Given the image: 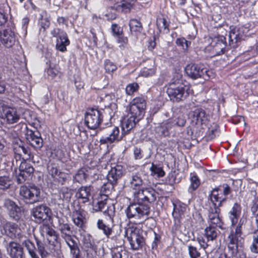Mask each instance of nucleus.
<instances>
[{
	"label": "nucleus",
	"mask_w": 258,
	"mask_h": 258,
	"mask_svg": "<svg viewBox=\"0 0 258 258\" xmlns=\"http://www.w3.org/2000/svg\"><path fill=\"white\" fill-rule=\"evenodd\" d=\"M157 194L156 191L151 187H143L134 191V200L138 204H132L128 206L125 210L127 217L139 220V223L147 219L150 214V207L148 204L153 203L156 201Z\"/></svg>",
	"instance_id": "obj_1"
},
{
	"label": "nucleus",
	"mask_w": 258,
	"mask_h": 258,
	"mask_svg": "<svg viewBox=\"0 0 258 258\" xmlns=\"http://www.w3.org/2000/svg\"><path fill=\"white\" fill-rule=\"evenodd\" d=\"M219 190V188H214L211 191L205 204V209L208 211L209 226L223 229L224 223L220 217V208L226 202V198L219 197L218 193H215Z\"/></svg>",
	"instance_id": "obj_2"
},
{
	"label": "nucleus",
	"mask_w": 258,
	"mask_h": 258,
	"mask_svg": "<svg viewBox=\"0 0 258 258\" xmlns=\"http://www.w3.org/2000/svg\"><path fill=\"white\" fill-rule=\"evenodd\" d=\"M146 104V101L143 97H136L132 101L130 106V112L122 122V134H127L143 117Z\"/></svg>",
	"instance_id": "obj_3"
},
{
	"label": "nucleus",
	"mask_w": 258,
	"mask_h": 258,
	"mask_svg": "<svg viewBox=\"0 0 258 258\" xmlns=\"http://www.w3.org/2000/svg\"><path fill=\"white\" fill-rule=\"evenodd\" d=\"M23 246L26 248L31 258H39L34 244L28 239L24 240L22 245L15 241H11L7 243L6 248L11 258H25Z\"/></svg>",
	"instance_id": "obj_4"
},
{
	"label": "nucleus",
	"mask_w": 258,
	"mask_h": 258,
	"mask_svg": "<svg viewBox=\"0 0 258 258\" xmlns=\"http://www.w3.org/2000/svg\"><path fill=\"white\" fill-rule=\"evenodd\" d=\"M189 87L183 84L180 80L170 82L166 92L173 102H179L186 98L188 95Z\"/></svg>",
	"instance_id": "obj_5"
},
{
	"label": "nucleus",
	"mask_w": 258,
	"mask_h": 258,
	"mask_svg": "<svg viewBox=\"0 0 258 258\" xmlns=\"http://www.w3.org/2000/svg\"><path fill=\"white\" fill-rule=\"evenodd\" d=\"M40 188L34 184L22 185L19 189V198L27 204H33L41 200Z\"/></svg>",
	"instance_id": "obj_6"
},
{
	"label": "nucleus",
	"mask_w": 258,
	"mask_h": 258,
	"mask_svg": "<svg viewBox=\"0 0 258 258\" xmlns=\"http://www.w3.org/2000/svg\"><path fill=\"white\" fill-rule=\"evenodd\" d=\"M143 233L139 229L129 228L125 230L124 236L126 237L132 249L138 250L145 246L146 242Z\"/></svg>",
	"instance_id": "obj_7"
},
{
	"label": "nucleus",
	"mask_w": 258,
	"mask_h": 258,
	"mask_svg": "<svg viewBox=\"0 0 258 258\" xmlns=\"http://www.w3.org/2000/svg\"><path fill=\"white\" fill-rule=\"evenodd\" d=\"M185 71L187 75L192 79L203 78L208 80L210 78V71L201 64H188L185 68Z\"/></svg>",
	"instance_id": "obj_8"
},
{
	"label": "nucleus",
	"mask_w": 258,
	"mask_h": 258,
	"mask_svg": "<svg viewBox=\"0 0 258 258\" xmlns=\"http://www.w3.org/2000/svg\"><path fill=\"white\" fill-rule=\"evenodd\" d=\"M102 112L99 110L91 109L85 115V124L90 130H95L101 124L103 121Z\"/></svg>",
	"instance_id": "obj_9"
},
{
	"label": "nucleus",
	"mask_w": 258,
	"mask_h": 258,
	"mask_svg": "<svg viewBox=\"0 0 258 258\" xmlns=\"http://www.w3.org/2000/svg\"><path fill=\"white\" fill-rule=\"evenodd\" d=\"M40 228L42 235L46 234L52 238L53 240V241H51V240L48 238L49 245L53 247L50 250L51 252L59 254V252L60 251V244L57 241L58 235L56 232L48 224H42L40 227Z\"/></svg>",
	"instance_id": "obj_10"
},
{
	"label": "nucleus",
	"mask_w": 258,
	"mask_h": 258,
	"mask_svg": "<svg viewBox=\"0 0 258 258\" xmlns=\"http://www.w3.org/2000/svg\"><path fill=\"white\" fill-rule=\"evenodd\" d=\"M229 33V46L235 48L244 40L246 37L245 28L243 27H235L231 29Z\"/></svg>",
	"instance_id": "obj_11"
},
{
	"label": "nucleus",
	"mask_w": 258,
	"mask_h": 258,
	"mask_svg": "<svg viewBox=\"0 0 258 258\" xmlns=\"http://www.w3.org/2000/svg\"><path fill=\"white\" fill-rule=\"evenodd\" d=\"M113 210H112L111 209H109L108 208L107 210H105L104 211V214L108 216L109 218L112 223L111 225L105 224L103 221V220L101 219H99L97 223V227L98 229L103 231L104 234L107 237V238H109V237H111V235L113 234V216L114 215V208L113 207Z\"/></svg>",
	"instance_id": "obj_12"
},
{
	"label": "nucleus",
	"mask_w": 258,
	"mask_h": 258,
	"mask_svg": "<svg viewBox=\"0 0 258 258\" xmlns=\"http://www.w3.org/2000/svg\"><path fill=\"white\" fill-rule=\"evenodd\" d=\"M4 207L7 209L9 216L12 219L16 221L20 220L23 214V209L15 202L9 199H5Z\"/></svg>",
	"instance_id": "obj_13"
},
{
	"label": "nucleus",
	"mask_w": 258,
	"mask_h": 258,
	"mask_svg": "<svg viewBox=\"0 0 258 258\" xmlns=\"http://www.w3.org/2000/svg\"><path fill=\"white\" fill-rule=\"evenodd\" d=\"M31 214L37 223H40L47 220L51 214L50 209L44 204L34 207L31 210Z\"/></svg>",
	"instance_id": "obj_14"
},
{
	"label": "nucleus",
	"mask_w": 258,
	"mask_h": 258,
	"mask_svg": "<svg viewBox=\"0 0 258 258\" xmlns=\"http://www.w3.org/2000/svg\"><path fill=\"white\" fill-rule=\"evenodd\" d=\"M19 171V173L17 175V182L22 184L32 176L34 169L30 164L24 161L21 162Z\"/></svg>",
	"instance_id": "obj_15"
},
{
	"label": "nucleus",
	"mask_w": 258,
	"mask_h": 258,
	"mask_svg": "<svg viewBox=\"0 0 258 258\" xmlns=\"http://www.w3.org/2000/svg\"><path fill=\"white\" fill-rule=\"evenodd\" d=\"M0 229L3 235H6L13 239L18 234L19 229L18 225L6 220L5 219H1Z\"/></svg>",
	"instance_id": "obj_16"
},
{
	"label": "nucleus",
	"mask_w": 258,
	"mask_h": 258,
	"mask_svg": "<svg viewBox=\"0 0 258 258\" xmlns=\"http://www.w3.org/2000/svg\"><path fill=\"white\" fill-rule=\"evenodd\" d=\"M189 115L192 124L198 126L206 124L209 118V114L202 108L195 109L190 112Z\"/></svg>",
	"instance_id": "obj_17"
},
{
	"label": "nucleus",
	"mask_w": 258,
	"mask_h": 258,
	"mask_svg": "<svg viewBox=\"0 0 258 258\" xmlns=\"http://www.w3.org/2000/svg\"><path fill=\"white\" fill-rule=\"evenodd\" d=\"M145 176L139 172L133 173L130 177V186L133 189L137 191L141 189L142 186H147L149 183Z\"/></svg>",
	"instance_id": "obj_18"
},
{
	"label": "nucleus",
	"mask_w": 258,
	"mask_h": 258,
	"mask_svg": "<svg viewBox=\"0 0 258 258\" xmlns=\"http://www.w3.org/2000/svg\"><path fill=\"white\" fill-rule=\"evenodd\" d=\"M210 45L217 55L222 54L228 50L226 38L223 36H218L213 38Z\"/></svg>",
	"instance_id": "obj_19"
},
{
	"label": "nucleus",
	"mask_w": 258,
	"mask_h": 258,
	"mask_svg": "<svg viewBox=\"0 0 258 258\" xmlns=\"http://www.w3.org/2000/svg\"><path fill=\"white\" fill-rule=\"evenodd\" d=\"M106 132L109 136L100 139V142L101 144L112 143L116 141H120L122 139V135L119 136V130L117 127L109 126L106 130Z\"/></svg>",
	"instance_id": "obj_20"
},
{
	"label": "nucleus",
	"mask_w": 258,
	"mask_h": 258,
	"mask_svg": "<svg viewBox=\"0 0 258 258\" xmlns=\"http://www.w3.org/2000/svg\"><path fill=\"white\" fill-rule=\"evenodd\" d=\"M123 174V167L120 165H116L114 167H112L109 171L107 175V179L108 181H110L113 184H117L118 180L121 178Z\"/></svg>",
	"instance_id": "obj_21"
},
{
	"label": "nucleus",
	"mask_w": 258,
	"mask_h": 258,
	"mask_svg": "<svg viewBox=\"0 0 258 258\" xmlns=\"http://www.w3.org/2000/svg\"><path fill=\"white\" fill-rule=\"evenodd\" d=\"M4 115L9 124L17 123L20 119V115L18 113L17 110L14 108L2 107Z\"/></svg>",
	"instance_id": "obj_22"
},
{
	"label": "nucleus",
	"mask_w": 258,
	"mask_h": 258,
	"mask_svg": "<svg viewBox=\"0 0 258 258\" xmlns=\"http://www.w3.org/2000/svg\"><path fill=\"white\" fill-rule=\"evenodd\" d=\"M57 229L60 232V236L63 239H66L70 237V236H73V231L71 225L68 223L65 222L62 218H58Z\"/></svg>",
	"instance_id": "obj_23"
},
{
	"label": "nucleus",
	"mask_w": 258,
	"mask_h": 258,
	"mask_svg": "<svg viewBox=\"0 0 258 258\" xmlns=\"http://www.w3.org/2000/svg\"><path fill=\"white\" fill-rule=\"evenodd\" d=\"M93 189L92 186H82L78 189L76 192V196L81 202L85 204L89 202L91 198V191Z\"/></svg>",
	"instance_id": "obj_24"
},
{
	"label": "nucleus",
	"mask_w": 258,
	"mask_h": 258,
	"mask_svg": "<svg viewBox=\"0 0 258 258\" xmlns=\"http://www.w3.org/2000/svg\"><path fill=\"white\" fill-rule=\"evenodd\" d=\"M1 44H3L7 48L12 47L15 43L16 40L14 33L11 31H4L1 32Z\"/></svg>",
	"instance_id": "obj_25"
},
{
	"label": "nucleus",
	"mask_w": 258,
	"mask_h": 258,
	"mask_svg": "<svg viewBox=\"0 0 258 258\" xmlns=\"http://www.w3.org/2000/svg\"><path fill=\"white\" fill-rule=\"evenodd\" d=\"M186 210V205L182 203H177L174 204L173 212L172 215L174 218L179 221L181 219L184 217V213Z\"/></svg>",
	"instance_id": "obj_26"
},
{
	"label": "nucleus",
	"mask_w": 258,
	"mask_h": 258,
	"mask_svg": "<svg viewBox=\"0 0 258 258\" xmlns=\"http://www.w3.org/2000/svg\"><path fill=\"white\" fill-rule=\"evenodd\" d=\"M241 207L238 203H235L232 208L229 212V218L231 221L232 225H235L238 221L241 215Z\"/></svg>",
	"instance_id": "obj_27"
},
{
	"label": "nucleus",
	"mask_w": 258,
	"mask_h": 258,
	"mask_svg": "<svg viewBox=\"0 0 258 258\" xmlns=\"http://www.w3.org/2000/svg\"><path fill=\"white\" fill-rule=\"evenodd\" d=\"M170 120L168 119L162 122L155 127L156 134L160 137H166L169 135V130L171 128Z\"/></svg>",
	"instance_id": "obj_28"
},
{
	"label": "nucleus",
	"mask_w": 258,
	"mask_h": 258,
	"mask_svg": "<svg viewBox=\"0 0 258 258\" xmlns=\"http://www.w3.org/2000/svg\"><path fill=\"white\" fill-rule=\"evenodd\" d=\"M35 240L36 245L37 247V249L39 254L41 255V258L46 257L49 254L52 253V252H51L50 250L53 247L52 246L49 245V250H48L45 244H44L43 242H42L41 241H40L37 238H35ZM54 253L55 252H52V253Z\"/></svg>",
	"instance_id": "obj_29"
},
{
	"label": "nucleus",
	"mask_w": 258,
	"mask_h": 258,
	"mask_svg": "<svg viewBox=\"0 0 258 258\" xmlns=\"http://www.w3.org/2000/svg\"><path fill=\"white\" fill-rule=\"evenodd\" d=\"M219 231L217 228L209 226L205 229L204 236L207 239V242L213 241L217 238Z\"/></svg>",
	"instance_id": "obj_30"
},
{
	"label": "nucleus",
	"mask_w": 258,
	"mask_h": 258,
	"mask_svg": "<svg viewBox=\"0 0 258 258\" xmlns=\"http://www.w3.org/2000/svg\"><path fill=\"white\" fill-rule=\"evenodd\" d=\"M23 143L20 139H16L15 143L13 144V149L17 161L20 160L22 157V149Z\"/></svg>",
	"instance_id": "obj_31"
},
{
	"label": "nucleus",
	"mask_w": 258,
	"mask_h": 258,
	"mask_svg": "<svg viewBox=\"0 0 258 258\" xmlns=\"http://www.w3.org/2000/svg\"><path fill=\"white\" fill-rule=\"evenodd\" d=\"M168 120H170L171 126L174 125L183 126L186 123L185 116L182 113L175 115L172 118H170Z\"/></svg>",
	"instance_id": "obj_32"
},
{
	"label": "nucleus",
	"mask_w": 258,
	"mask_h": 258,
	"mask_svg": "<svg viewBox=\"0 0 258 258\" xmlns=\"http://www.w3.org/2000/svg\"><path fill=\"white\" fill-rule=\"evenodd\" d=\"M129 26L132 33H134L136 35L141 33L143 30L142 23L137 19H133L131 20Z\"/></svg>",
	"instance_id": "obj_33"
},
{
	"label": "nucleus",
	"mask_w": 258,
	"mask_h": 258,
	"mask_svg": "<svg viewBox=\"0 0 258 258\" xmlns=\"http://www.w3.org/2000/svg\"><path fill=\"white\" fill-rule=\"evenodd\" d=\"M132 7V5L130 3L121 1L116 6V9L119 12L127 13L130 12Z\"/></svg>",
	"instance_id": "obj_34"
},
{
	"label": "nucleus",
	"mask_w": 258,
	"mask_h": 258,
	"mask_svg": "<svg viewBox=\"0 0 258 258\" xmlns=\"http://www.w3.org/2000/svg\"><path fill=\"white\" fill-rule=\"evenodd\" d=\"M250 249L251 252L258 253V225H256V229L253 232L252 242Z\"/></svg>",
	"instance_id": "obj_35"
},
{
	"label": "nucleus",
	"mask_w": 258,
	"mask_h": 258,
	"mask_svg": "<svg viewBox=\"0 0 258 258\" xmlns=\"http://www.w3.org/2000/svg\"><path fill=\"white\" fill-rule=\"evenodd\" d=\"M72 190L67 187H62L60 191L59 200L62 202L63 200L69 201L72 196Z\"/></svg>",
	"instance_id": "obj_36"
},
{
	"label": "nucleus",
	"mask_w": 258,
	"mask_h": 258,
	"mask_svg": "<svg viewBox=\"0 0 258 258\" xmlns=\"http://www.w3.org/2000/svg\"><path fill=\"white\" fill-rule=\"evenodd\" d=\"M51 34L53 37L56 38V40H63L68 37V35L65 31L58 28H54L51 31Z\"/></svg>",
	"instance_id": "obj_37"
},
{
	"label": "nucleus",
	"mask_w": 258,
	"mask_h": 258,
	"mask_svg": "<svg viewBox=\"0 0 258 258\" xmlns=\"http://www.w3.org/2000/svg\"><path fill=\"white\" fill-rule=\"evenodd\" d=\"M116 184H113L110 181H108L107 182L104 183L101 187V192L102 193L101 196H107L111 192V191L114 189V186L116 185Z\"/></svg>",
	"instance_id": "obj_38"
},
{
	"label": "nucleus",
	"mask_w": 258,
	"mask_h": 258,
	"mask_svg": "<svg viewBox=\"0 0 258 258\" xmlns=\"http://www.w3.org/2000/svg\"><path fill=\"white\" fill-rule=\"evenodd\" d=\"M217 188H219L220 190L218 191V192H216L215 193H218L219 197L226 198L227 200V196L231 192V189L230 187L227 184H223L222 186L220 185Z\"/></svg>",
	"instance_id": "obj_39"
},
{
	"label": "nucleus",
	"mask_w": 258,
	"mask_h": 258,
	"mask_svg": "<svg viewBox=\"0 0 258 258\" xmlns=\"http://www.w3.org/2000/svg\"><path fill=\"white\" fill-rule=\"evenodd\" d=\"M26 128L25 137L28 142L32 141L34 139H37V138L40 137V133L38 131H32L28 129L27 127Z\"/></svg>",
	"instance_id": "obj_40"
},
{
	"label": "nucleus",
	"mask_w": 258,
	"mask_h": 258,
	"mask_svg": "<svg viewBox=\"0 0 258 258\" xmlns=\"http://www.w3.org/2000/svg\"><path fill=\"white\" fill-rule=\"evenodd\" d=\"M69 44L70 41L67 37L65 38V39L56 41V48L61 52H64L67 50L66 47Z\"/></svg>",
	"instance_id": "obj_41"
},
{
	"label": "nucleus",
	"mask_w": 258,
	"mask_h": 258,
	"mask_svg": "<svg viewBox=\"0 0 258 258\" xmlns=\"http://www.w3.org/2000/svg\"><path fill=\"white\" fill-rule=\"evenodd\" d=\"M101 200H98L96 204L93 205V209L96 211H102L106 205L107 196H101Z\"/></svg>",
	"instance_id": "obj_42"
},
{
	"label": "nucleus",
	"mask_w": 258,
	"mask_h": 258,
	"mask_svg": "<svg viewBox=\"0 0 258 258\" xmlns=\"http://www.w3.org/2000/svg\"><path fill=\"white\" fill-rule=\"evenodd\" d=\"M191 184L188 188L190 192L196 190L200 184V181L197 175H194L190 177Z\"/></svg>",
	"instance_id": "obj_43"
},
{
	"label": "nucleus",
	"mask_w": 258,
	"mask_h": 258,
	"mask_svg": "<svg viewBox=\"0 0 258 258\" xmlns=\"http://www.w3.org/2000/svg\"><path fill=\"white\" fill-rule=\"evenodd\" d=\"M176 43L177 46H180L184 51H186L188 50L189 46L190 45L191 42L186 40L183 37H181L176 39Z\"/></svg>",
	"instance_id": "obj_44"
},
{
	"label": "nucleus",
	"mask_w": 258,
	"mask_h": 258,
	"mask_svg": "<svg viewBox=\"0 0 258 258\" xmlns=\"http://www.w3.org/2000/svg\"><path fill=\"white\" fill-rule=\"evenodd\" d=\"M109 238L114 241L116 246H121L124 244L123 237L120 233L114 234L113 232V234L111 235V237H109Z\"/></svg>",
	"instance_id": "obj_45"
},
{
	"label": "nucleus",
	"mask_w": 258,
	"mask_h": 258,
	"mask_svg": "<svg viewBox=\"0 0 258 258\" xmlns=\"http://www.w3.org/2000/svg\"><path fill=\"white\" fill-rule=\"evenodd\" d=\"M150 171L152 174L157 175L158 177H163L165 175V172L163 170L162 168L159 167L157 165H155L153 163L152 164V166L150 168Z\"/></svg>",
	"instance_id": "obj_46"
},
{
	"label": "nucleus",
	"mask_w": 258,
	"mask_h": 258,
	"mask_svg": "<svg viewBox=\"0 0 258 258\" xmlns=\"http://www.w3.org/2000/svg\"><path fill=\"white\" fill-rule=\"evenodd\" d=\"M156 24L160 31L162 30L164 31L166 30H167L168 31H169L168 25L167 24L166 20L165 18H161L157 19Z\"/></svg>",
	"instance_id": "obj_47"
},
{
	"label": "nucleus",
	"mask_w": 258,
	"mask_h": 258,
	"mask_svg": "<svg viewBox=\"0 0 258 258\" xmlns=\"http://www.w3.org/2000/svg\"><path fill=\"white\" fill-rule=\"evenodd\" d=\"M87 174L82 169L79 170L74 176V180L78 182L82 183L86 180Z\"/></svg>",
	"instance_id": "obj_48"
},
{
	"label": "nucleus",
	"mask_w": 258,
	"mask_h": 258,
	"mask_svg": "<svg viewBox=\"0 0 258 258\" xmlns=\"http://www.w3.org/2000/svg\"><path fill=\"white\" fill-rule=\"evenodd\" d=\"M188 251L190 258H199L201 256L200 252L195 246L191 245H188Z\"/></svg>",
	"instance_id": "obj_49"
},
{
	"label": "nucleus",
	"mask_w": 258,
	"mask_h": 258,
	"mask_svg": "<svg viewBox=\"0 0 258 258\" xmlns=\"http://www.w3.org/2000/svg\"><path fill=\"white\" fill-rule=\"evenodd\" d=\"M22 154V158L23 160L33 159V155L31 153L30 149L28 147L25 146L24 144H23Z\"/></svg>",
	"instance_id": "obj_50"
},
{
	"label": "nucleus",
	"mask_w": 258,
	"mask_h": 258,
	"mask_svg": "<svg viewBox=\"0 0 258 258\" xmlns=\"http://www.w3.org/2000/svg\"><path fill=\"white\" fill-rule=\"evenodd\" d=\"M242 224L241 220H240L239 223L235 229V232H231L229 235L233 236V238H235L236 239L240 240L239 238L241 239V235L242 234Z\"/></svg>",
	"instance_id": "obj_51"
},
{
	"label": "nucleus",
	"mask_w": 258,
	"mask_h": 258,
	"mask_svg": "<svg viewBox=\"0 0 258 258\" xmlns=\"http://www.w3.org/2000/svg\"><path fill=\"white\" fill-rule=\"evenodd\" d=\"M252 205L251 207V211L252 215L255 218L256 225H258V202L254 200L252 201Z\"/></svg>",
	"instance_id": "obj_52"
},
{
	"label": "nucleus",
	"mask_w": 258,
	"mask_h": 258,
	"mask_svg": "<svg viewBox=\"0 0 258 258\" xmlns=\"http://www.w3.org/2000/svg\"><path fill=\"white\" fill-rule=\"evenodd\" d=\"M10 178L9 176H0V186H3V189H8L10 186Z\"/></svg>",
	"instance_id": "obj_53"
},
{
	"label": "nucleus",
	"mask_w": 258,
	"mask_h": 258,
	"mask_svg": "<svg viewBox=\"0 0 258 258\" xmlns=\"http://www.w3.org/2000/svg\"><path fill=\"white\" fill-rule=\"evenodd\" d=\"M228 238L230 241L228 246V248L232 250H236L238 248V242L239 240L236 239L235 238H233V236L232 235H229Z\"/></svg>",
	"instance_id": "obj_54"
},
{
	"label": "nucleus",
	"mask_w": 258,
	"mask_h": 258,
	"mask_svg": "<svg viewBox=\"0 0 258 258\" xmlns=\"http://www.w3.org/2000/svg\"><path fill=\"white\" fill-rule=\"evenodd\" d=\"M154 238L153 242L151 243V248L152 252H154L155 250H157L158 244L160 243L161 236L154 232Z\"/></svg>",
	"instance_id": "obj_55"
},
{
	"label": "nucleus",
	"mask_w": 258,
	"mask_h": 258,
	"mask_svg": "<svg viewBox=\"0 0 258 258\" xmlns=\"http://www.w3.org/2000/svg\"><path fill=\"white\" fill-rule=\"evenodd\" d=\"M83 246L86 251L89 250V249L93 248V245L91 240L90 235L85 236L83 240Z\"/></svg>",
	"instance_id": "obj_56"
},
{
	"label": "nucleus",
	"mask_w": 258,
	"mask_h": 258,
	"mask_svg": "<svg viewBox=\"0 0 258 258\" xmlns=\"http://www.w3.org/2000/svg\"><path fill=\"white\" fill-rule=\"evenodd\" d=\"M37 139H34L32 141L29 143L30 145L36 149H40L43 146V140L41 137L40 134V137L37 138Z\"/></svg>",
	"instance_id": "obj_57"
},
{
	"label": "nucleus",
	"mask_w": 258,
	"mask_h": 258,
	"mask_svg": "<svg viewBox=\"0 0 258 258\" xmlns=\"http://www.w3.org/2000/svg\"><path fill=\"white\" fill-rule=\"evenodd\" d=\"M111 31L115 36H119L123 33L122 28L116 24H112L111 25Z\"/></svg>",
	"instance_id": "obj_58"
},
{
	"label": "nucleus",
	"mask_w": 258,
	"mask_h": 258,
	"mask_svg": "<svg viewBox=\"0 0 258 258\" xmlns=\"http://www.w3.org/2000/svg\"><path fill=\"white\" fill-rule=\"evenodd\" d=\"M104 68L106 72L110 73L116 69V66L109 60H106L104 63Z\"/></svg>",
	"instance_id": "obj_59"
},
{
	"label": "nucleus",
	"mask_w": 258,
	"mask_h": 258,
	"mask_svg": "<svg viewBox=\"0 0 258 258\" xmlns=\"http://www.w3.org/2000/svg\"><path fill=\"white\" fill-rule=\"evenodd\" d=\"M138 88L139 85L137 83H133L129 84L126 87V93H127V94L131 95L138 89Z\"/></svg>",
	"instance_id": "obj_60"
},
{
	"label": "nucleus",
	"mask_w": 258,
	"mask_h": 258,
	"mask_svg": "<svg viewBox=\"0 0 258 258\" xmlns=\"http://www.w3.org/2000/svg\"><path fill=\"white\" fill-rule=\"evenodd\" d=\"M59 71L55 66L52 67L50 66L49 68L47 71V73L48 76L52 78H54L58 74Z\"/></svg>",
	"instance_id": "obj_61"
},
{
	"label": "nucleus",
	"mask_w": 258,
	"mask_h": 258,
	"mask_svg": "<svg viewBox=\"0 0 258 258\" xmlns=\"http://www.w3.org/2000/svg\"><path fill=\"white\" fill-rule=\"evenodd\" d=\"M117 42L120 44L119 47L121 49H123L124 48L125 45L127 44L128 39L126 37H124L121 35L117 37Z\"/></svg>",
	"instance_id": "obj_62"
},
{
	"label": "nucleus",
	"mask_w": 258,
	"mask_h": 258,
	"mask_svg": "<svg viewBox=\"0 0 258 258\" xmlns=\"http://www.w3.org/2000/svg\"><path fill=\"white\" fill-rule=\"evenodd\" d=\"M134 156L135 160L141 159L143 157L142 149L140 148L135 147L134 149Z\"/></svg>",
	"instance_id": "obj_63"
},
{
	"label": "nucleus",
	"mask_w": 258,
	"mask_h": 258,
	"mask_svg": "<svg viewBox=\"0 0 258 258\" xmlns=\"http://www.w3.org/2000/svg\"><path fill=\"white\" fill-rule=\"evenodd\" d=\"M39 23L40 24L41 27L42 28L45 30L46 29L48 28L50 26V21L48 19V18H41Z\"/></svg>",
	"instance_id": "obj_64"
}]
</instances>
